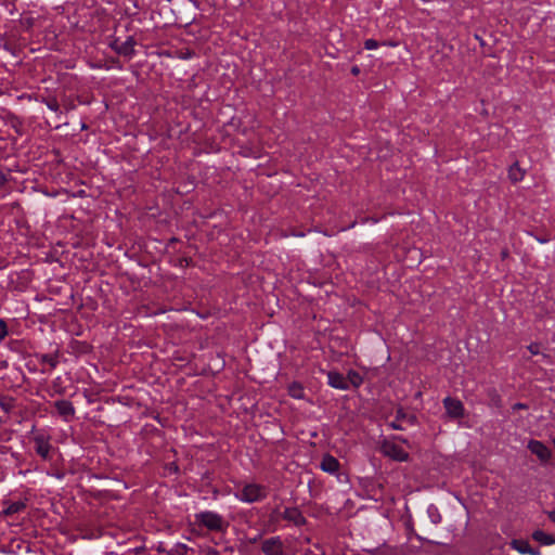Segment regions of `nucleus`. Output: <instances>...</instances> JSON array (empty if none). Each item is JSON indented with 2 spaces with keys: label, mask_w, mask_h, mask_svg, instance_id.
Segmentation results:
<instances>
[{
  "label": "nucleus",
  "mask_w": 555,
  "mask_h": 555,
  "mask_svg": "<svg viewBox=\"0 0 555 555\" xmlns=\"http://www.w3.org/2000/svg\"><path fill=\"white\" fill-rule=\"evenodd\" d=\"M8 325L3 319H0V341L8 336Z\"/></svg>",
  "instance_id": "b1692460"
},
{
  "label": "nucleus",
  "mask_w": 555,
  "mask_h": 555,
  "mask_svg": "<svg viewBox=\"0 0 555 555\" xmlns=\"http://www.w3.org/2000/svg\"><path fill=\"white\" fill-rule=\"evenodd\" d=\"M42 102L48 106L49 109H51L55 113H61L60 104H59L56 98L42 99Z\"/></svg>",
  "instance_id": "5701e85b"
},
{
  "label": "nucleus",
  "mask_w": 555,
  "mask_h": 555,
  "mask_svg": "<svg viewBox=\"0 0 555 555\" xmlns=\"http://www.w3.org/2000/svg\"><path fill=\"white\" fill-rule=\"evenodd\" d=\"M527 404L517 402L513 405V410H520V409H527Z\"/></svg>",
  "instance_id": "cd10ccee"
},
{
  "label": "nucleus",
  "mask_w": 555,
  "mask_h": 555,
  "mask_svg": "<svg viewBox=\"0 0 555 555\" xmlns=\"http://www.w3.org/2000/svg\"><path fill=\"white\" fill-rule=\"evenodd\" d=\"M359 73H360V69H359V67H358V66H353V67L351 68V74H352V75H358Z\"/></svg>",
  "instance_id": "2f4dec72"
},
{
  "label": "nucleus",
  "mask_w": 555,
  "mask_h": 555,
  "mask_svg": "<svg viewBox=\"0 0 555 555\" xmlns=\"http://www.w3.org/2000/svg\"><path fill=\"white\" fill-rule=\"evenodd\" d=\"M192 54H193V53H191V52L184 53L183 59H190V57L192 56Z\"/></svg>",
  "instance_id": "473e14b6"
},
{
  "label": "nucleus",
  "mask_w": 555,
  "mask_h": 555,
  "mask_svg": "<svg viewBox=\"0 0 555 555\" xmlns=\"http://www.w3.org/2000/svg\"><path fill=\"white\" fill-rule=\"evenodd\" d=\"M399 421H400V420H397V418H396V421H393V422L390 424V426H391L393 429L402 430V429H403V427L401 426V424L399 423Z\"/></svg>",
  "instance_id": "bb28decb"
},
{
  "label": "nucleus",
  "mask_w": 555,
  "mask_h": 555,
  "mask_svg": "<svg viewBox=\"0 0 555 555\" xmlns=\"http://www.w3.org/2000/svg\"><path fill=\"white\" fill-rule=\"evenodd\" d=\"M137 44L134 38L132 36H129L127 40L120 42L118 39H114L109 47L112 50H114L117 54L126 56L128 59H132L135 54L134 46Z\"/></svg>",
  "instance_id": "20e7f679"
},
{
  "label": "nucleus",
  "mask_w": 555,
  "mask_h": 555,
  "mask_svg": "<svg viewBox=\"0 0 555 555\" xmlns=\"http://www.w3.org/2000/svg\"><path fill=\"white\" fill-rule=\"evenodd\" d=\"M54 408L60 416L63 417L64 421L68 422L75 415V408L73 403L68 400H57L54 402Z\"/></svg>",
  "instance_id": "6e6552de"
},
{
  "label": "nucleus",
  "mask_w": 555,
  "mask_h": 555,
  "mask_svg": "<svg viewBox=\"0 0 555 555\" xmlns=\"http://www.w3.org/2000/svg\"><path fill=\"white\" fill-rule=\"evenodd\" d=\"M547 516H548V518H550L553 522H555V511H551V512H548V513H547Z\"/></svg>",
  "instance_id": "7c9ffc66"
},
{
  "label": "nucleus",
  "mask_w": 555,
  "mask_h": 555,
  "mask_svg": "<svg viewBox=\"0 0 555 555\" xmlns=\"http://www.w3.org/2000/svg\"><path fill=\"white\" fill-rule=\"evenodd\" d=\"M281 517L296 527H301L307 522L306 517L298 507H286L281 514Z\"/></svg>",
  "instance_id": "423d86ee"
},
{
  "label": "nucleus",
  "mask_w": 555,
  "mask_h": 555,
  "mask_svg": "<svg viewBox=\"0 0 555 555\" xmlns=\"http://www.w3.org/2000/svg\"><path fill=\"white\" fill-rule=\"evenodd\" d=\"M532 539L543 545H552L555 543V538L542 530H535L532 533Z\"/></svg>",
  "instance_id": "dca6fc26"
},
{
  "label": "nucleus",
  "mask_w": 555,
  "mask_h": 555,
  "mask_svg": "<svg viewBox=\"0 0 555 555\" xmlns=\"http://www.w3.org/2000/svg\"><path fill=\"white\" fill-rule=\"evenodd\" d=\"M0 408L4 412H10L14 408V399L10 397L0 398Z\"/></svg>",
  "instance_id": "4be33fe9"
},
{
  "label": "nucleus",
  "mask_w": 555,
  "mask_h": 555,
  "mask_svg": "<svg viewBox=\"0 0 555 555\" xmlns=\"http://www.w3.org/2000/svg\"><path fill=\"white\" fill-rule=\"evenodd\" d=\"M384 453L387 456L400 462L406 461L409 457V454L401 447L395 443H386L384 446Z\"/></svg>",
  "instance_id": "9d476101"
},
{
  "label": "nucleus",
  "mask_w": 555,
  "mask_h": 555,
  "mask_svg": "<svg viewBox=\"0 0 555 555\" xmlns=\"http://www.w3.org/2000/svg\"><path fill=\"white\" fill-rule=\"evenodd\" d=\"M526 170L519 167L518 162L513 163L508 168V178L513 183L521 181Z\"/></svg>",
  "instance_id": "4468645a"
},
{
  "label": "nucleus",
  "mask_w": 555,
  "mask_h": 555,
  "mask_svg": "<svg viewBox=\"0 0 555 555\" xmlns=\"http://www.w3.org/2000/svg\"><path fill=\"white\" fill-rule=\"evenodd\" d=\"M528 449L542 462L548 461L552 455L551 450L539 440H530L528 442Z\"/></svg>",
  "instance_id": "0eeeda50"
},
{
  "label": "nucleus",
  "mask_w": 555,
  "mask_h": 555,
  "mask_svg": "<svg viewBox=\"0 0 555 555\" xmlns=\"http://www.w3.org/2000/svg\"><path fill=\"white\" fill-rule=\"evenodd\" d=\"M194 552V548L189 547L186 544L176 543L168 552V555H189V553L193 554Z\"/></svg>",
  "instance_id": "f3484780"
},
{
  "label": "nucleus",
  "mask_w": 555,
  "mask_h": 555,
  "mask_svg": "<svg viewBox=\"0 0 555 555\" xmlns=\"http://www.w3.org/2000/svg\"><path fill=\"white\" fill-rule=\"evenodd\" d=\"M427 515L430 519V521L434 524V525H438L441 522V515L439 513V509L436 505L434 504H430L428 507H427Z\"/></svg>",
  "instance_id": "aec40b11"
},
{
  "label": "nucleus",
  "mask_w": 555,
  "mask_h": 555,
  "mask_svg": "<svg viewBox=\"0 0 555 555\" xmlns=\"http://www.w3.org/2000/svg\"><path fill=\"white\" fill-rule=\"evenodd\" d=\"M3 478H4L3 470H2V467L0 466V480H2Z\"/></svg>",
  "instance_id": "72a5a7b5"
},
{
  "label": "nucleus",
  "mask_w": 555,
  "mask_h": 555,
  "mask_svg": "<svg viewBox=\"0 0 555 555\" xmlns=\"http://www.w3.org/2000/svg\"><path fill=\"white\" fill-rule=\"evenodd\" d=\"M511 547L516 550L521 554L529 555H541L539 548L532 547L527 540L524 539H514L511 541Z\"/></svg>",
  "instance_id": "1a4fd4ad"
},
{
  "label": "nucleus",
  "mask_w": 555,
  "mask_h": 555,
  "mask_svg": "<svg viewBox=\"0 0 555 555\" xmlns=\"http://www.w3.org/2000/svg\"><path fill=\"white\" fill-rule=\"evenodd\" d=\"M320 467L323 472L328 474H336L339 470L340 464L336 457L331 454H325L322 457Z\"/></svg>",
  "instance_id": "ddd939ff"
},
{
  "label": "nucleus",
  "mask_w": 555,
  "mask_h": 555,
  "mask_svg": "<svg viewBox=\"0 0 555 555\" xmlns=\"http://www.w3.org/2000/svg\"><path fill=\"white\" fill-rule=\"evenodd\" d=\"M379 43L375 39H366L364 41V48L366 50H374L378 48Z\"/></svg>",
  "instance_id": "393cba45"
},
{
  "label": "nucleus",
  "mask_w": 555,
  "mask_h": 555,
  "mask_svg": "<svg viewBox=\"0 0 555 555\" xmlns=\"http://www.w3.org/2000/svg\"><path fill=\"white\" fill-rule=\"evenodd\" d=\"M258 540H259V537H256V538L250 540V543H256Z\"/></svg>",
  "instance_id": "f704fd0d"
},
{
  "label": "nucleus",
  "mask_w": 555,
  "mask_h": 555,
  "mask_svg": "<svg viewBox=\"0 0 555 555\" xmlns=\"http://www.w3.org/2000/svg\"><path fill=\"white\" fill-rule=\"evenodd\" d=\"M54 477H56L57 479H63L65 474L63 472H56L53 474Z\"/></svg>",
  "instance_id": "c756f323"
},
{
  "label": "nucleus",
  "mask_w": 555,
  "mask_h": 555,
  "mask_svg": "<svg viewBox=\"0 0 555 555\" xmlns=\"http://www.w3.org/2000/svg\"><path fill=\"white\" fill-rule=\"evenodd\" d=\"M527 348L530 351V353L533 354V356L540 353V345L537 344V343L530 344Z\"/></svg>",
  "instance_id": "a878e982"
},
{
  "label": "nucleus",
  "mask_w": 555,
  "mask_h": 555,
  "mask_svg": "<svg viewBox=\"0 0 555 555\" xmlns=\"http://www.w3.org/2000/svg\"><path fill=\"white\" fill-rule=\"evenodd\" d=\"M346 378L348 380V388L350 387V385L353 386L354 388H358L363 383V377L360 375V373L353 370H350L348 372Z\"/></svg>",
  "instance_id": "a211bd4d"
},
{
  "label": "nucleus",
  "mask_w": 555,
  "mask_h": 555,
  "mask_svg": "<svg viewBox=\"0 0 555 555\" xmlns=\"http://www.w3.org/2000/svg\"><path fill=\"white\" fill-rule=\"evenodd\" d=\"M288 393L295 399H301L304 397V388L298 383H293L288 387Z\"/></svg>",
  "instance_id": "412c9836"
},
{
  "label": "nucleus",
  "mask_w": 555,
  "mask_h": 555,
  "mask_svg": "<svg viewBox=\"0 0 555 555\" xmlns=\"http://www.w3.org/2000/svg\"><path fill=\"white\" fill-rule=\"evenodd\" d=\"M4 504H7V507L2 512V514L7 517L13 516L17 513H21L22 511H24L26 508V504L22 501L11 502V503L4 502Z\"/></svg>",
  "instance_id": "2eb2a0df"
},
{
  "label": "nucleus",
  "mask_w": 555,
  "mask_h": 555,
  "mask_svg": "<svg viewBox=\"0 0 555 555\" xmlns=\"http://www.w3.org/2000/svg\"><path fill=\"white\" fill-rule=\"evenodd\" d=\"M443 405L447 414L452 418H460L464 415V405L457 399L447 397L443 400Z\"/></svg>",
  "instance_id": "39448f33"
},
{
  "label": "nucleus",
  "mask_w": 555,
  "mask_h": 555,
  "mask_svg": "<svg viewBox=\"0 0 555 555\" xmlns=\"http://www.w3.org/2000/svg\"><path fill=\"white\" fill-rule=\"evenodd\" d=\"M261 552L264 555H286L284 541L280 535L264 539L261 542Z\"/></svg>",
  "instance_id": "7ed1b4c3"
},
{
  "label": "nucleus",
  "mask_w": 555,
  "mask_h": 555,
  "mask_svg": "<svg viewBox=\"0 0 555 555\" xmlns=\"http://www.w3.org/2000/svg\"><path fill=\"white\" fill-rule=\"evenodd\" d=\"M35 450L42 460L50 459L51 444L43 436L35 437Z\"/></svg>",
  "instance_id": "f8f14e48"
},
{
  "label": "nucleus",
  "mask_w": 555,
  "mask_h": 555,
  "mask_svg": "<svg viewBox=\"0 0 555 555\" xmlns=\"http://www.w3.org/2000/svg\"><path fill=\"white\" fill-rule=\"evenodd\" d=\"M327 383L331 387L340 389V390H347L348 389V380L346 376L343 374L331 371L327 373Z\"/></svg>",
  "instance_id": "9b49d317"
},
{
  "label": "nucleus",
  "mask_w": 555,
  "mask_h": 555,
  "mask_svg": "<svg viewBox=\"0 0 555 555\" xmlns=\"http://www.w3.org/2000/svg\"><path fill=\"white\" fill-rule=\"evenodd\" d=\"M396 418L397 420H405L406 415L402 411H398Z\"/></svg>",
  "instance_id": "c85d7f7f"
},
{
  "label": "nucleus",
  "mask_w": 555,
  "mask_h": 555,
  "mask_svg": "<svg viewBox=\"0 0 555 555\" xmlns=\"http://www.w3.org/2000/svg\"><path fill=\"white\" fill-rule=\"evenodd\" d=\"M267 495V487L255 482L244 483L235 493V498L244 503L259 502L264 500Z\"/></svg>",
  "instance_id": "f03ea898"
},
{
  "label": "nucleus",
  "mask_w": 555,
  "mask_h": 555,
  "mask_svg": "<svg viewBox=\"0 0 555 555\" xmlns=\"http://www.w3.org/2000/svg\"><path fill=\"white\" fill-rule=\"evenodd\" d=\"M194 517L196 524L210 531L225 532L229 527V522L221 515L212 511L197 513Z\"/></svg>",
  "instance_id": "f257e3e1"
},
{
  "label": "nucleus",
  "mask_w": 555,
  "mask_h": 555,
  "mask_svg": "<svg viewBox=\"0 0 555 555\" xmlns=\"http://www.w3.org/2000/svg\"><path fill=\"white\" fill-rule=\"evenodd\" d=\"M39 362L48 364L51 369H55L59 364V352L54 354L44 353L39 356Z\"/></svg>",
  "instance_id": "6ab92c4d"
}]
</instances>
